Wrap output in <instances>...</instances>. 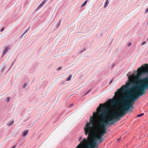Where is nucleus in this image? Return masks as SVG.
Masks as SVG:
<instances>
[{
    "label": "nucleus",
    "instance_id": "f257e3e1",
    "mask_svg": "<svg viewBox=\"0 0 148 148\" xmlns=\"http://www.w3.org/2000/svg\"><path fill=\"white\" fill-rule=\"evenodd\" d=\"M139 91L138 90V88H133L131 90L130 94L118 100L114 97L109 99L108 102L110 105L112 106L118 105L120 101H121L125 104L122 107L120 110L117 112L111 114L109 117L106 118V117L110 111L109 108L100 103L99 106L96 109V113L95 114L94 121H95V116L96 115L97 118L100 119L97 126L100 130L105 131L107 133V129L106 126L109 124L110 126L114 124L115 122L119 121L120 119L119 117H122L125 115L126 111H130V110L131 106H132L134 102L138 99L139 97L141 96L140 95ZM94 112H93V113Z\"/></svg>",
    "mask_w": 148,
    "mask_h": 148
},
{
    "label": "nucleus",
    "instance_id": "f03ea898",
    "mask_svg": "<svg viewBox=\"0 0 148 148\" xmlns=\"http://www.w3.org/2000/svg\"><path fill=\"white\" fill-rule=\"evenodd\" d=\"M95 114L94 112L93 115L90 116V122H87L84 127L85 134L88 135L87 138H84L76 148H97L102 142V137L106 133L98 126L93 129Z\"/></svg>",
    "mask_w": 148,
    "mask_h": 148
},
{
    "label": "nucleus",
    "instance_id": "7ed1b4c3",
    "mask_svg": "<svg viewBox=\"0 0 148 148\" xmlns=\"http://www.w3.org/2000/svg\"><path fill=\"white\" fill-rule=\"evenodd\" d=\"M145 66L142 65V68H138L137 70V73L136 75L134 74L129 76L128 77L129 82H126L125 85H123L115 93V95H119L120 92H125L130 86L131 84H133V88H138L141 84L143 83L144 79L140 78L142 75L144 73H148V65L145 64Z\"/></svg>",
    "mask_w": 148,
    "mask_h": 148
},
{
    "label": "nucleus",
    "instance_id": "20e7f679",
    "mask_svg": "<svg viewBox=\"0 0 148 148\" xmlns=\"http://www.w3.org/2000/svg\"><path fill=\"white\" fill-rule=\"evenodd\" d=\"M148 88V78L144 79L143 82L140 86H139L138 90L140 95L142 96L145 93L146 90Z\"/></svg>",
    "mask_w": 148,
    "mask_h": 148
},
{
    "label": "nucleus",
    "instance_id": "39448f33",
    "mask_svg": "<svg viewBox=\"0 0 148 148\" xmlns=\"http://www.w3.org/2000/svg\"><path fill=\"white\" fill-rule=\"evenodd\" d=\"M46 1V0H45L44 1H43L42 3L38 6V8L36 9V11H38L41 8H42L44 5L45 4V2Z\"/></svg>",
    "mask_w": 148,
    "mask_h": 148
},
{
    "label": "nucleus",
    "instance_id": "423d86ee",
    "mask_svg": "<svg viewBox=\"0 0 148 148\" xmlns=\"http://www.w3.org/2000/svg\"><path fill=\"white\" fill-rule=\"evenodd\" d=\"M9 47L8 46H7L5 47V48H4V51L3 52L2 57H3L4 56V55L7 53L9 49Z\"/></svg>",
    "mask_w": 148,
    "mask_h": 148
},
{
    "label": "nucleus",
    "instance_id": "0eeeda50",
    "mask_svg": "<svg viewBox=\"0 0 148 148\" xmlns=\"http://www.w3.org/2000/svg\"><path fill=\"white\" fill-rule=\"evenodd\" d=\"M14 122V120L12 119L11 121L8 122L7 124V125L8 126H10L12 125Z\"/></svg>",
    "mask_w": 148,
    "mask_h": 148
},
{
    "label": "nucleus",
    "instance_id": "6e6552de",
    "mask_svg": "<svg viewBox=\"0 0 148 148\" xmlns=\"http://www.w3.org/2000/svg\"><path fill=\"white\" fill-rule=\"evenodd\" d=\"M28 130H25L23 132V133L22 134V136H26V135H27L28 133Z\"/></svg>",
    "mask_w": 148,
    "mask_h": 148
},
{
    "label": "nucleus",
    "instance_id": "1a4fd4ad",
    "mask_svg": "<svg viewBox=\"0 0 148 148\" xmlns=\"http://www.w3.org/2000/svg\"><path fill=\"white\" fill-rule=\"evenodd\" d=\"M72 77V75L70 74L69 76L67 78L66 80L67 81H69L71 79V77Z\"/></svg>",
    "mask_w": 148,
    "mask_h": 148
},
{
    "label": "nucleus",
    "instance_id": "9d476101",
    "mask_svg": "<svg viewBox=\"0 0 148 148\" xmlns=\"http://www.w3.org/2000/svg\"><path fill=\"white\" fill-rule=\"evenodd\" d=\"M108 3H109L108 0H107L106 1L105 4L104 5V8H106L107 6Z\"/></svg>",
    "mask_w": 148,
    "mask_h": 148
},
{
    "label": "nucleus",
    "instance_id": "9b49d317",
    "mask_svg": "<svg viewBox=\"0 0 148 148\" xmlns=\"http://www.w3.org/2000/svg\"><path fill=\"white\" fill-rule=\"evenodd\" d=\"M87 0L86 1H85V2H84V3L82 5V6H81V7H82L84 6L86 4V3H87Z\"/></svg>",
    "mask_w": 148,
    "mask_h": 148
},
{
    "label": "nucleus",
    "instance_id": "f8f14e48",
    "mask_svg": "<svg viewBox=\"0 0 148 148\" xmlns=\"http://www.w3.org/2000/svg\"><path fill=\"white\" fill-rule=\"evenodd\" d=\"M144 114V113H141V114H138V115H137V117H140V116L143 115Z\"/></svg>",
    "mask_w": 148,
    "mask_h": 148
},
{
    "label": "nucleus",
    "instance_id": "ddd939ff",
    "mask_svg": "<svg viewBox=\"0 0 148 148\" xmlns=\"http://www.w3.org/2000/svg\"><path fill=\"white\" fill-rule=\"evenodd\" d=\"M82 136H80V137H79L78 138V141H80L82 139Z\"/></svg>",
    "mask_w": 148,
    "mask_h": 148
},
{
    "label": "nucleus",
    "instance_id": "4468645a",
    "mask_svg": "<svg viewBox=\"0 0 148 148\" xmlns=\"http://www.w3.org/2000/svg\"><path fill=\"white\" fill-rule=\"evenodd\" d=\"M29 29V27H28L25 31V33L23 34H24L25 33H26Z\"/></svg>",
    "mask_w": 148,
    "mask_h": 148
},
{
    "label": "nucleus",
    "instance_id": "2eb2a0df",
    "mask_svg": "<svg viewBox=\"0 0 148 148\" xmlns=\"http://www.w3.org/2000/svg\"><path fill=\"white\" fill-rule=\"evenodd\" d=\"M10 98L9 97H8L7 98V101L8 102H9L10 100Z\"/></svg>",
    "mask_w": 148,
    "mask_h": 148
},
{
    "label": "nucleus",
    "instance_id": "dca6fc26",
    "mask_svg": "<svg viewBox=\"0 0 148 148\" xmlns=\"http://www.w3.org/2000/svg\"><path fill=\"white\" fill-rule=\"evenodd\" d=\"M61 69H62V68H61V67H58L57 68V70L58 71H59V70H60Z\"/></svg>",
    "mask_w": 148,
    "mask_h": 148
},
{
    "label": "nucleus",
    "instance_id": "f3484780",
    "mask_svg": "<svg viewBox=\"0 0 148 148\" xmlns=\"http://www.w3.org/2000/svg\"><path fill=\"white\" fill-rule=\"evenodd\" d=\"M146 43V42H143V43H142L141 45H143L145 44Z\"/></svg>",
    "mask_w": 148,
    "mask_h": 148
},
{
    "label": "nucleus",
    "instance_id": "a211bd4d",
    "mask_svg": "<svg viewBox=\"0 0 148 148\" xmlns=\"http://www.w3.org/2000/svg\"><path fill=\"white\" fill-rule=\"evenodd\" d=\"M148 12V8L146 10V12H145V13H147Z\"/></svg>",
    "mask_w": 148,
    "mask_h": 148
},
{
    "label": "nucleus",
    "instance_id": "6ab92c4d",
    "mask_svg": "<svg viewBox=\"0 0 148 148\" xmlns=\"http://www.w3.org/2000/svg\"><path fill=\"white\" fill-rule=\"evenodd\" d=\"M133 108V106H131L130 109H131L132 110Z\"/></svg>",
    "mask_w": 148,
    "mask_h": 148
},
{
    "label": "nucleus",
    "instance_id": "aec40b11",
    "mask_svg": "<svg viewBox=\"0 0 148 148\" xmlns=\"http://www.w3.org/2000/svg\"><path fill=\"white\" fill-rule=\"evenodd\" d=\"M133 108V106H131L130 109H131L132 110Z\"/></svg>",
    "mask_w": 148,
    "mask_h": 148
},
{
    "label": "nucleus",
    "instance_id": "412c9836",
    "mask_svg": "<svg viewBox=\"0 0 148 148\" xmlns=\"http://www.w3.org/2000/svg\"><path fill=\"white\" fill-rule=\"evenodd\" d=\"M4 28H2V29H1V32H2L3 31V30H4Z\"/></svg>",
    "mask_w": 148,
    "mask_h": 148
},
{
    "label": "nucleus",
    "instance_id": "4be33fe9",
    "mask_svg": "<svg viewBox=\"0 0 148 148\" xmlns=\"http://www.w3.org/2000/svg\"><path fill=\"white\" fill-rule=\"evenodd\" d=\"M73 104H71L69 106L70 107H71V106H73Z\"/></svg>",
    "mask_w": 148,
    "mask_h": 148
},
{
    "label": "nucleus",
    "instance_id": "5701e85b",
    "mask_svg": "<svg viewBox=\"0 0 148 148\" xmlns=\"http://www.w3.org/2000/svg\"><path fill=\"white\" fill-rule=\"evenodd\" d=\"M16 147V145H14L13 147L12 148H15V147Z\"/></svg>",
    "mask_w": 148,
    "mask_h": 148
},
{
    "label": "nucleus",
    "instance_id": "b1692460",
    "mask_svg": "<svg viewBox=\"0 0 148 148\" xmlns=\"http://www.w3.org/2000/svg\"><path fill=\"white\" fill-rule=\"evenodd\" d=\"M131 44V43H130V44H129V45H128V46H130Z\"/></svg>",
    "mask_w": 148,
    "mask_h": 148
},
{
    "label": "nucleus",
    "instance_id": "393cba45",
    "mask_svg": "<svg viewBox=\"0 0 148 148\" xmlns=\"http://www.w3.org/2000/svg\"><path fill=\"white\" fill-rule=\"evenodd\" d=\"M112 82V80H111L110 81V84L111 83V82Z\"/></svg>",
    "mask_w": 148,
    "mask_h": 148
},
{
    "label": "nucleus",
    "instance_id": "a878e982",
    "mask_svg": "<svg viewBox=\"0 0 148 148\" xmlns=\"http://www.w3.org/2000/svg\"><path fill=\"white\" fill-rule=\"evenodd\" d=\"M121 138V137H120V138H119V139H117V140H118V141H119V139H120V138Z\"/></svg>",
    "mask_w": 148,
    "mask_h": 148
},
{
    "label": "nucleus",
    "instance_id": "bb28decb",
    "mask_svg": "<svg viewBox=\"0 0 148 148\" xmlns=\"http://www.w3.org/2000/svg\"><path fill=\"white\" fill-rule=\"evenodd\" d=\"M147 25H148V21L147 22Z\"/></svg>",
    "mask_w": 148,
    "mask_h": 148
},
{
    "label": "nucleus",
    "instance_id": "cd10ccee",
    "mask_svg": "<svg viewBox=\"0 0 148 148\" xmlns=\"http://www.w3.org/2000/svg\"><path fill=\"white\" fill-rule=\"evenodd\" d=\"M27 85V84H25V86H26Z\"/></svg>",
    "mask_w": 148,
    "mask_h": 148
},
{
    "label": "nucleus",
    "instance_id": "c85d7f7f",
    "mask_svg": "<svg viewBox=\"0 0 148 148\" xmlns=\"http://www.w3.org/2000/svg\"><path fill=\"white\" fill-rule=\"evenodd\" d=\"M60 23L59 24V25H60Z\"/></svg>",
    "mask_w": 148,
    "mask_h": 148
},
{
    "label": "nucleus",
    "instance_id": "c756f323",
    "mask_svg": "<svg viewBox=\"0 0 148 148\" xmlns=\"http://www.w3.org/2000/svg\"><path fill=\"white\" fill-rule=\"evenodd\" d=\"M147 40H148V39H147Z\"/></svg>",
    "mask_w": 148,
    "mask_h": 148
}]
</instances>
